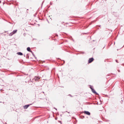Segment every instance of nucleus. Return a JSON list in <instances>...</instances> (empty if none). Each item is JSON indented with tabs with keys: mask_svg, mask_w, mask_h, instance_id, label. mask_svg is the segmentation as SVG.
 I'll return each mask as SVG.
<instances>
[{
	"mask_svg": "<svg viewBox=\"0 0 124 124\" xmlns=\"http://www.w3.org/2000/svg\"><path fill=\"white\" fill-rule=\"evenodd\" d=\"M82 119L84 118V116H82Z\"/></svg>",
	"mask_w": 124,
	"mask_h": 124,
	"instance_id": "nucleus-14",
	"label": "nucleus"
},
{
	"mask_svg": "<svg viewBox=\"0 0 124 124\" xmlns=\"http://www.w3.org/2000/svg\"><path fill=\"white\" fill-rule=\"evenodd\" d=\"M17 31V30H14L12 32L13 33V34H15V33H16V32Z\"/></svg>",
	"mask_w": 124,
	"mask_h": 124,
	"instance_id": "nucleus-8",
	"label": "nucleus"
},
{
	"mask_svg": "<svg viewBox=\"0 0 124 124\" xmlns=\"http://www.w3.org/2000/svg\"><path fill=\"white\" fill-rule=\"evenodd\" d=\"M0 102H1L0 101Z\"/></svg>",
	"mask_w": 124,
	"mask_h": 124,
	"instance_id": "nucleus-27",
	"label": "nucleus"
},
{
	"mask_svg": "<svg viewBox=\"0 0 124 124\" xmlns=\"http://www.w3.org/2000/svg\"><path fill=\"white\" fill-rule=\"evenodd\" d=\"M93 41H95V40H93Z\"/></svg>",
	"mask_w": 124,
	"mask_h": 124,
	"instance_id": "nucleus-24",
	"label": "nucleus"
},
{
	"mask_svg": "<svg viewBox=\"0 0 124 124\" xmlns=\"http://www.w3.org/2000/svg\"><path fill=\"white\" fill-rule=\"evenodd\" d=\"M40 78L39 77L36 76L33 79V80L34 79L35 81H37Z\"/></svg>",
	"mask_w": 124,
	"mask_h": 124,
	"instance_id": "nucleus-4",
	"label": "nucleus"
},
{
	"mask_svg": "<svg viewBox=\"0 0 124 124\" xmlns=\"http://www.w3.org/2000/svg\"><path fill=\"white\" fill-rule=\"evenodd\" d=\"M90 88L91 89V90H92V89H93V87H92V86L90 85Z\"/></svg>",
	"mask_w": 124,
	"mask_h": 124,
	"instance_id": "nucleus-12",
	"label": "nucleus"
},
{
	"mask_svg": "<svg viewBox=\"0 0 124 124\" xmlns=\"http://www.w3.org/2000/svg\"><path fill=\"white\" fill-rule=\"evenodd\" d=\"M26 58L27 59H29V56L28 55V54H27L26 56Z\"/></svg>",
	"mask_w": 124,
	"mask_h": 124,
	"instance_id": "nucleus-11",
	"label": "nucleus"
},
{
	"mask_svg": "<svg viewBox=\"0 0 124 124\" xmlns=\"http://www.w3.org/2000/svg\"><path fill=\"white\" fill-rule=\"evenodd\" d=\"M69 96H71V97H72V96H71V94H69Z\"/></svg>",
	"mask_w": 124,
	"mask_h": 124,
	"instance_id": "nucleus-15",
	"label": "nucleus"
},
{
	"mask_svg": "<svg viewBox=\"0 0 124 124\" xmlns=\"http://www.w3.org/2000/svg\"><path fill=\"white\" fill-rule=\"evenodd\" d=\"M48 16L49 17H49H50V16Z\"/></svg>",
	"mask_w": 124,
	"mask_h": 124,
	"instance_id": "nucleus-21",
	"label": "nucleus"
},
{
	"mask_svg": "<svg viewBox=\"0 0 124 124\" xmlns=\"http://www.w3.org/2000/svg\"><path fill=\"white\" fill-rule=\"evenodd\" d=\"M54 108V109H55L56 110H57V109H56V108Z\"/></svg>",
	"mask_w": 124,
	"mask_h": 124,
	"instance_id": "nucleus-19",
	"label": "nucleus"
},
{
	"mask_svg": "<svg viewBox=\"0 0 124 124\" xmlns=\"http://www.w3.org/2000/svg\"><path fill=\"white\" fill-rule=\"evenodd\" d=\"M31 52L32 53V55H33V56L35 57V58H36V57L35 56V55H34V54L33 52H32V51H31Z\"/></svg>",
	"mask_w": 124,
	"mask_h": 124,
	"instance_id": "nucleus-10",
	"label": "nucleus"
},
{
	"mask_svg": "<svg viewBox=\"0 0 124 124\" xmlns=\"http://www.w3.org/2000/svg\"><path fill=\"white\" fill-rule=\"evenodd\" d=\"M83 113L85 114H86L87 115H90V113L89 112L87 111H84Z\"/></svg>",
	"mask_w": 124,
	"mask_h": 124,
	"instance_id": "nucleus-3",
	"label": "nucleus"
},
{
	"mask_svg": "<svg viewBox=\"0 0 124 124\" xmlns=\"http://www.w3.org/2000/svg\"><path fill=\"white\" fill-rule=\"evenodd\" d=\"M47 21H48V22H49L47 20Z\"/></svg>",
	"mask_w": 124,
	"mask_h": 124,
	"instance_id": "nucleus-26",
	"label": "nucleus"
},
{
	"mask_svg": "<svg viewBox=\"0 0 124 124\" xmlns=\"http://www.w3.org/2000/svg\"><path fill=\"white\" fill-rule=\"evenodd\" d=\"M123 65V66H124V63H123V64H122V65Z\"/></svg>",
	"mask_w": 124,
	"mask_h": 124,
	"instance_id": "nucleus-20",
	"label": "nucleus"
},
{
	"mask_svg": "<svg viewBox=\"0 0 124 124\" xmlns=\"http://www.w3.org/2000/svg\"><path fill=\"white\" fill-rule=\"evenodd\" d=\"M44 1H43L42 2V4H43V3L44 2Z\"/></svg>",
	"mask_w": 124,
	"mask_h": 124,
	"instance_id": "nucleus-17",
	"label": "nucleus"
},
{
	"mask_svg": "<svg viewBox=\"0 0 124 124\" xmlns=\"http://www.w3.org/2000/svg\"><path fill=\"white\" fill-rule=\"evenodd\" d=\"M27 51H28L31 52V51L30 48L29 47H28L27 48Z\"/></svg>",
	"mask_w": 124,
	"mask_h": 124,
	"instance_id": "nucleus-6",
	"label": "nucleus"
},
{
	"mask_svg": "<svg viewBox=\"0 0 124 124\" xmlns=\"http://www.w3.org/2000/svg\"><path fill=\"white\" fill-rule=\"evenodd\" d=\"M118 71L119 72H120V71L119 70H118Z\"/></svg>",
	"mask_w": 124,
	"mask_h": 124,
	"instance_id": "nucleus-18",
	"label": "nucleus"
},
{
	"mask_svg": "<svg viewBox=\"0 0 124 124\" xmlns=\"http://www.w3.org/2000/svg\"><path fill=\"white\" fill-rule=\"evenodd\" d=\"M32 103L30 104H28L27 105H25L23 106V108H24L25 109H27L28 108L30 105H31L33 103Z\"/></svg>",
	"mask_w": 124,
	"mask_h": 124,
	"instance_id": "nucleus-1",
	"label": "nucleus"
},
{
	"mask_svg": "<svg viewBox=\"0 0 124 124\" xmlns=\"http://www.w3.org/2000/svg\"><path fill=\"white\" fill-rule=\"evenodd\" d=\"M56 1H57V0H56Z\"/></svg>",
	"mask_w": 124,
	"mask_h": 124,
	"instance_id": "nucleus-29",
	"label": "nucleus"
},
{
	"mask_svg": "<svg viewBox=\"0 0 124 124\" xmlns=\"http://www.w3.org/2000/svg\"><path fill=\"white\" fill-rule=\"evenodd\" d=\"M27 10H28V9H27Z\"/></svg>",
	"mask_w": 124,
	"mask_h": 124,
	"instance_id": "nucleus-25",
	"label": "nucleus"
},
{
	"mask_svg": "<svg viewBox=\"0 0 124 124\" xmlns=\"http://www.w3.org/2000/svg\"><path fill=\"white\" fill-rule=\"evenodd\" d=\"M94 60V59L92 57L91 58H90L88 60V63H90L91 62H93Z\"/></svg>",
	"mask_w": 124,
	"mask_h": 124,
	"instance_id": "nucleus-2",
	"label": "nucleus"
},
{
	"mask_svg": "<svg viewBox=\"0 0 124 124\" xmlns=\"http://www.w3.org/2000/svg\"><path fill=\"white\" fill-rule=\"evenodd\" d=\"M13 34H13V33L12 32L9 34V36H12Z\"/></svg>",
	"mask_w": 124,
	"mask_h": 124,
	"instance_id": "nucleus-9",
	"label": "nucleus"
},
{
	"mask_svg": "<svg viewBox=\"0 0 124 124\" xmlns=\"http://www.w3.org/2000/svg\"><path fill=\"white\" fill-rule=\"evenodd\" d=\"M104 47H105V46H104V47L103 48H104Z\"/></svg>",
	"mask_w": 124,
	"mask_h": 124,
	"instance_id": "nucleus-28",
	"label": "nucleus"
},
{
	"mask_svg": "<svg viewBox=\"0 0 124 124\" xmlns=\"http://www.w3.org/2000/svg\"><path fill=\"white\" fill-rule=\"evenodd\" d=\"M98 26H99V27H100L101 26V25H98Z\"/></svg>",
	"mask_w": 124,
	"mask_h": 124,
	"instance_id": "nucleus-22",
	"label": "nucleus"
},
{
	"mask_svg": "<svg viewBox=\"0 0 124 124\" xmlns=\"http://www.w3.org/2000/svg\"><path fill=\"white\" fill-rule=\"evenodd\" d=\"M50 5H52V2H50Z\"/></svg>",
	"mask_w": 124,
	"mask_h": 124,
	"instance_id": "nucleus-16",
	"label": "nucleus"
},
{
	"mask_svg": "<svg viewBox=\"0 0 124 124\" xmlns=\"http://www.w3.org/2000/svg\"><path fill=\"white\" fill-rule=\"evenodd\" d=\"M17 54H18L19 55H23V54L21 52H18L17 53Z\"/></svg>",
	"mask_w": 124,
	"mask_h": 124,
	"instance_id": "nucleus-7",
	"label": "nucleus"
},
{
	"mask_svg": "<svg viewBox=\"0 0 124 124\" xmlns=\"http://www.w3.org/2000/svg\"><path fill=\"white\" fill-rule=\"evenodd\" d=\"M92 92L94 94H95L97 95H98L99 94L97 93L95 91V90L93 89H92L91 90Z\"/></svg>",
	"mask_w": 124,
	"mask_h": 124,
	"instance_id": "nucleus-5",
	"label": "nucleus"
},
{
	"mask_svg": "<svg viewBox=\"0 0 124 124\" xmlns=\"http://www.w3.org/2000/svg\"><path fill=\"white\" fill-rule=\"evenodd\" d=\"M116 61L117 63L118 62V61L117 60H116Z\"/></svg>",
	"mask_w": 124,
	"mask_h": 124,
	"instance_id": "nucleus-13",
	"label": "nucleus"
},
{
	"mask_svg": "<svg viewBox=\"0 0 124 124\" xmlns=\"http://www.w3.org/2000/svg\"><path fill=\"white\" fill-rule=\"evenodd\" d=\"M1 3V1L0 0V3Z\"/></svg>",
	"mask_w": 124,
	"mask_h": 124,
	"instance_id": "nucleus-23",
	"label": "nucleus"
}]
</instances>
